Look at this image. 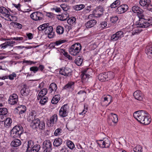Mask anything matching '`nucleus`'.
I'll return each instance as SVG.
<instances>
[{
    "mask_svg": "<svg viewBox=\"0 0 152 152\" xmlns=\"http://www.w3.org/2000/svg\"><path fill=\"white\" fill-rule=\"evenodd\" d=\"M57 88V87L56 84L54 83H52L49 86V91L50 93H51L53 91H56Z\"/></svg>",
    "mask_w": 152,
    "mask_h": 152,
    "instance_id": "31",
    "label": "nucleus"
},
{
    "mask_svg": "<svg viewBox=\"0 0 152 152\" xmlns=\"http://www.w3.org/2000/svg\"><path fill=\"white\" fill-rule=\"evenodd\" d=\"M151 0H140V4L142 6H148L150 4Z\"/></svg>",
    "mask_w": 152,
    "mask_h": 152,
    "instance_id": "30",
    "label": "nucleus"
},
{
    "mask_svg": "<svg viewBox=\"0 0 152 152\" xmlns=\"http://www.w3.org/2000/svg\"><path fill=\"white\" fill-rule=\"evenodd\" d=\"M30 91L28 89L24 87L21 89L20 93L22 96H26L29 94Z\"/></svg>",
    "mask_w": 152,
    "mask_h": 152,
    "instance_id": "28",
    "label": "nucleus"
},
{
    "mask_svg": "<svg viewBox=\"0 0 152 152\" xmlns=\"http://www.w3.org/2000/svg\"><path fill=\"white\" fill-rule=\"evenodd\" d=\"M72 70L69 68L62 67L60 69L59 73L64 76H70L71 75Z\"/></svg>",
    "mask_w": 152,
    "mask_h": 152,
    "instance_id": "14",
    "label": "nucleus"
},
{
    "mask_svg": "<svg viewBox=\"0 0 152 152\" xmlns=\"http://www.w3.org/2000/svg\"><path fill=\"white\" fill-rule=\"evenodd\" d=\"M119 38L117 35H116V34H113L111 37V39L113 41H115L118 40Z\"/></svg>",
    "mask_w": 152,
    "mask_h": 152,
    "instance_id": "60",
    "label": "nucleus"
},
{
    "mask_svg": "<svg viewBox=\"0 0 152 152\" xmlns=\"http://www.w3.org/2000/svg\"><path fill=\"white\" fill-rule=\"evenodd\" d=\"M123 32L121 31H119L117 32L115 34L119 38H121L123 37Z\"/></svg>",
    "mask_w": 152,
    "mask_h": 152,
    "instance_id": "59",
    "label": "nucleus"
},
{
    "mask_svg": "<svg viewBox=\"0 0 152 152\" xmlns=\"http://www.w3.org/2000/svg\"><path fill=\"white\" fill-rule=\"evenodd\" d=\"M148 114L147 112L144 110H140L135 112L134 113V116L140 123L143 121V119Z\"/></svg>",
    "mask_w": 152,
    "mask_h": 152,
    "instance_id": "6",
    "label": "nucleus"
},
{
    "mask_svg": "<svg viewBox=\"0 0 152 152\" xmlns=\"http://www.w3.org/2000/svg\"><path fill=\"white\" fill-rule=\"evenodd\" d=\"M98 78L99 80L102 82L107 81L106 72L99 74L98 76Z\"/></svg>",
    "mask_w": 152,
    "mask_h": 152,
    "instance_id": "40",
    "label": "nucleus"
},
{
    "mask_svg": "<svg viewBox=\"0 0 152 152\" xmlns=\"http://www.w3.org/2000/svg\"><path fill=\"white\" fill-rule=\"evenodd\" d=\"M8 110L6 108H0V115H6L8 113Z\"/></svg>",
    "mask_w": 152,
    "mask_h": 152,
    "instance_id": "45",
    "label": "nucleus"
},
{
    "mask_svg": "<svg viewBox=\"0 0 152 152\" xmlns=\"http://www.w3.org/2000/svg\"><path fill=\"white\" fill-rule=\"evenodd\" d=\"M23 132L22 126L20 125H17L14 126L10 132L11 136L14 138H18L20 137Z\"/></svg>",
    "mask_w": 152,
    "mask_h": 152,
    "instance_id": "3",
    "label": "nucleus"
},
{
    "mask_svg": "<svg viewBox=\"0 0 152 152\" xmlns=\"http://www.w3.org/2000/svg\"><path fill=\"white\" fill-rule=\"evenodd\" d=\"M145 21H141V23H144L143 25H142V28H147L150 26V25H152V18H148L146 20H143Z\"/></svg>",
    "mask_w": 152,
    "mask_h": 152,
    "instance_id": "20",
    "label": "nucleus"
},
{
    "mask_svg": "<svg viewBox=\"0 0 152 152\" xmlns=\"http://www.w3.org/2000/svg\"><path fill=\"white\" fill-rule=\"evenodd\" d=\"M56 31L58 34H61L64 33V28L62 26H58L56 27Z\"/></svg>",
    "mask_w": 152,
    "mask_h": 152,
    "instance_id": "41",
    "label": "nucleus"
},
{
    "mask_svg": "<svg viewBox=\"0 0 152 152\" xmlns=\"http://www.w3.org/2000/svg\"><path fill=\"white\" fill-rule=\"evenodd\" d=\"M133 96L136 99L140 101L142 100L144 97L143 94L139 90L135 91L134 93Z\"/></svg>",
    "mask_w": 152,
    "mask_h": 152,
    "instance_id": "17",
    "label": "nucleus"
},
{
    "mask_svg": "<svg viewBox=\"0 0 152 152\" xmlns=\"http://www.w3.org/2000/svg\"><path fill=\"white\" fill-rule=\"evenodd\" d=\"M60 99V96L59 94L55 95L52 98L51 103L53 104H56L59 102Z\"/></svg>",
    "mask_w": 152,
    "mask_h": 152,
    "instance_id": "35",
    "label": "nucleus"
},
{
    "mask_svg": "<svg viewBox=\"0 0 152 152\" xmlns=\"http://www.w3.org/2000/svg\"><path fill=\"white\" fill-rule=\"evenodd\" d=\"M60 152H69V151L66 146H64L60 150Z\"/></svg>",
    "mask_w": 152,
    "mask_h": 152,
    "instance_id": "64",
    "label": "nucleus"
},
{
    "mask_svg": "<svg viewBox=\"0 0 152 152\" xmlns=\"http://www.w3.org/2000/svg\"><path fill=\"white\" fill-rule=\"evenodd\" d=\"M67 42V40L65 39L60 40L58 41H56L54 42L55 46L58 45L63 43H65Z\"/></svg>",
    "mask_w": 152,
    "mask_h": 152,
    "instance_id": "52",
    "label": "nucleus"
},
{
    "mask_svg": "<svg viewBox=\"0 0 152 152\" xmlns=\"http://www.w3.org/2000/svg\"><path fill=\"white\" fill-rule=\"evenodd\" d=\"M74 82H70L65 85L63 87L64 89L69 90L70 89H73L74 87Z\"/></svg>",
    "mask_w": 152,
    "mask_h": 152,
    "instance_id": "33",
    "label": "nucleus"
},
{
    "mask_svg": "<svg viewBox=\"0 0 152 152\" xmlns=\"http://www.w3.org/2000/svg\"><path fill=\"white\" fill-rule=\"evenodd\" d=\"M62 132V129L60 128H58L55 130L54 134L55 136L61 135Z\"/></svg>",
    "mask_w": 152,
    "mask_h": 152,
    "instance_id": "46",
    "label": "nucleus"
},
{
    "mask_svg": "<svg viewBox=\"0 0 152 152\" xmlns=\"http://www.w3.org/2000/svg\"><path fill=\"white\" fill-rule=\"evenodd\" d=\"M106 80L107 81L113 79L114 77L115 74L111 72H106Z\"/></svg>",
    "mask_w": 152,
    "mask_h": 152,
    "instance_id": "32",
    "label": "nucleus"
},
{
    "mask_svg": "<svg viewBox=\"0 0 152 152\" xmlns=\"http://www.w3.org/2000/svg\"><path fill=\"white\" fill-rule=\"evenodd\" d=\"M145 53L149 58H152V44L147 47L145 50Z\"/></svg>",
    "mask_w": 152,
    "mask_h": 152,
    "instance_id": "23",
    "label": "nucleus"
},
{
    "mask_svg": "<svg viewBox=\"0 0 152 152\" xmlns=\"http://www.w3.org/2000/svg\"><path fill=\"white\" fill-rule=\"evenodd\" d=\"M34 145V142L33 141L30 140L28 141L27 146L26 147V146H25L26 148V152H30L31 149Z\"/></svg>",
    "mask_w": 152,
    "mask_h": 152,
    "instance_id": "29",
    "label": "nucleus"
},
{
    "mask_svg": "<svg viewBox=\"0 0 152 152\" xmlns=\"http://www.w3.org/2000/svg\"><path fill=\"white\" fill-rule=\"evenodd\" d=\"M129 9V7L126 4H123L118 6L116 11L118 14H122L125 12Z\"/></svg>",
    "mask_w": 152,
    "mask_h": 152,
    "instance_id": "13",
    "label": "nucleus"
},
{
    "mask_svg": "<svg viewBox=\"0 0 152 152\" xmlns=\"http://www.w3.org/2000/svg\"><path fill=\"white\" fill-rule=\"evenodd\" d=\"M23 39V37H11L10 38H7L6 39V40H10L12 39L15 40H22Z\"/></svg>",
    "mask_w": 152,
    "mask_h": 152,
    "instance_id": "56",
    "label": "nucleus"
},
{
    "mask_svg": "<svg viewBox=\"0 0 152 152\" xmlns=\"http://www.w3.org/2000/svg\"><path fill=\"white\" fill-rule=\"evenodd\" d=\"M96 21L94 19L91 20L86 23L85 26L87 28H89L95 25L96 23Z\"/></svg>",
    "mask_w": 152,
    "mask_h": 152,
    "instance_id": "21",
    "label": "nucleus"
},
{
    "mask_svg": "<svg viewBox=\"0 0 152 152\" xmlns=\"http://www.w3.org/2000/svg\"><path fill=\"white\" fill-rule=\"evenodd\" d=\"M118 20V18L116 16H114L110 18V21L113 23H115Z\"/></svg>",
    "mask_w": 152,
    "mask_h": 152,
    "instance_id": "53",
    "label": "nucleus"
},
{
    "mask_svg": "<svg viewBox=\"0 0 152 152\" xmlns=\"http://www.w3.org/2000/svg\"><path fill=\"white\" fill-rule=\"evenodd\" d=\"M58 120L57 115L56 114L53 115L51 117L50 119L49 123L50 124V126H53L55 123V122H56Z\"/></svg>",
    "mask_w": 152,
    "mask_h": 152,
    "instance_id": "24",
    "label": "nucleus"
},
{
    "mask_svg": "<svg viewBox=\"0 0 152 152\" xmlns=\"http://www.w3.org/2000/svg\"><path fill=\"white\" fill-rule=\"evenodd\" d=\"M48 91L46 88H44L42 89L38 95L37 98L38 100L47 94Z\"/></svg>",
    "mask_w": 152,
    "mask_h": 152,
    "instance_id": "26",
    "label": "nucleus"
},
{
    "mask_svg": "<svg viewBox=\"0 0 152 152\" xmlns=\"http://www.w3.org/2000/svg\"><path fill=\"white\" fill-rule=\"evenodd\" d=\"M43 152H50L52 150V145L49 140L45 141L43 144Z\"/></svg>",
    "mask_w": 152,
    "mask_h": 152,
    "instance_id": "11",
    "label": "nucleus"
},
{
    "mask_svg": "<svg viewBox=\"0 0 152 152\" xmlns=\"http://www.w3.org/2000/svg\"><path fill=\"white\" fill-rule=\"evenodd\" d=\"M142 147L140 145H137L133 149L134 152H141Z\"/></svg>",
    "mask_w": 152,
    "mask_h": 152,
    "instance_id": "51",
    "label": "nucleus"
},
{
    "mask_svg": "<svg viewBox=\"0 0 152 152\" xmlns=\"http://www.w3.org/2000/svg\"><path fill=\"white\" fill-rule=\"evenodd\" d=\"M132 12L131 11H129L125 14V17L129 18L132 15Z\"/></svg>",
    "mask_w": 152,
    "mask_h": 152,
    "instance_id": "63",
    "label": "nucleus"
},
{
    "mask_svg": "<svg viewBox=\"0 0 152 152\" xmlns=\"http://www.w3.org/2000/svg\"><path fill=\"white\" fill-rule=\"evenodd\" d=\"M60 18L58 17L59 19L61 21H65L66 20L69 16L68 14H62L61 15H58Z\"/></svg>",
    "mask_w": 152,
    "mask_h": 152,
    "instance_id": "43",
    "label": "nucleus"
},
{
    "mask_svg": "<svg viewBox=\"0 0 152 152\" xmlns=\"http://www.w3.org/2000/svg\"><path fill=\"white\" fill-rule=\"evenodd\" d=\"M97 144L102 148H108L109 147L110 142L109 139L104 138L103 140H99L97 142Z\"/></svg>",
    "mask_w": 152,
    "mask_h": 152,
    "instance_id": "10",
    "label": "nucleus"
},
{
    "mask_svg": "<svg viewBox=\"0 0 152 152\" xmlns=\"http://www.w3.org/2000/svg\"><path fill=\"white\" fill-rule=\"evenodd\" d=\"M132 12L134 13H137L139 12H142V10L137 5H134L132 7Z\"/></svg>",
    "mask_w": 152,
    "mask_h": 152,
    "instance_id": "36",
    "label": "nucleus"
},
{
    "mask_svg": "<svg viewBox=\"0 0 152 152\" xmlns=\"http://www.w3.org/2000/svg\"><path fill=\"white\" fill-rule=\"evenodd\" d=\"M63 140L60 137H58L54 139L53 142V145L56 147L60 146L62 143Z\"/></svg>",
    "mask_w": 152,
    "mask_h": 152,
    "instance_id": "22",
    "label": "nucleus"
},
{
    "mask_svg": "<svg viewBox=\"0 0 152 152\" xmlns=\"http://www.w3.org/2000/svg\"><path fill=\"white\" fill-rule=\"evenodd\" d=\"M86 92L84 90H80L79 91L77 94V95L79 96L82 98V100H84L86 97Z\"/></svg>",
    "mask_w": 152,
    "mask_h": 152,
    "instance_id": "39",
    "label": "nucleus"
},
{
    "mask_svg": "<svg viewBox=\"0 0 152 152\" xmlns=\"http://www.w3.org/2000/svg\"><path fill=\"white\" fill-rule=\"evenodd\" d=\"M145 117L142 120H143L141 121L140 123L146 125L149 124L151 121V118L148 116V114L147 115V116Z\"/></svg>",
    "mask_w": 152,
    "mask_h": 152,
    "instance_id": "27",
    "label": "nucleus"
},
{
    "mask_svg": "<svg viewBox=\"0 0 152 152\" xmlns=\"http://www.w3.org/2000/svg\"><path fill=\"white\" fill-rule=\"evenodd\" d=\"M103 9L101 6H99L93 11V14H90L88 16V18L89 19L92 17L93 16L96 18H98L101 17L102 15V12L103 11Z\"/></svg>",
    "mask_w": 152,
    "mask_h": 152,
    "instance_id": "7",
    "label": "nucleus"
},
{
    "mask_svg": "<svg viewBox=\"0 0 152 152\" xmlns=\"http://www.w3.org/2000/svg\"><path fill=\"white\" fill-rule=\"evenodd\" d=\"M26 35L28 37V38L29 39H32L33 37V36L32 34L31 33H26Z\"/></svg>",
    "mask_w": 152,
    "mask_h": 152,
    "instance_id": "62",
    "label": "nucleus"
},
{
    "mask_svg": "<svg viewBox=\"0 0 152 152\" xmlns=\"http://www.w3.org/2000/svg\"><path fill=\"white\" fill-rule=\"evenodd\" d=\"M60 6L63 10L65 12L67 11L69 9V7L66 4H62L60 5Z\"/></svg>",
    "mask_w": 152,
    "mask_h": 152,
    "instance_id": "57",
    "label": "nucleus"
},
{
    "mask_svg": "<svg viewBox=\"0 0 152 152\" xmlns=\"http://www.w3.org/2000/svg\"><path fill=\"white\" fill-rule=\"evenodd\" d=\"M18 101V96L15 94H13L10 96L8 102L11 105L16 104Z\"/></svg>",
    "mask_w": 152,
    "mask_h": 152,
    "instance_id": "15",
    "label": "nucleus"
},
{
    "mask_svg": "<svg viewBox=\"0 0 152 152\" xmlns=\"http://www.w3.org/2000/svg\"><path fill=\"white\" fill-rule=\"evenodd\" d=\"M143 12L144 11L142 10V12H139V13L137 14L139 19L138 21L136 22L135 25H134V24H132L131 23L129 26V28L131 30H132L134 28L132 33V35L136 34H138L142 31L141 28H142V25H143L144 23L141 22V23L140 21H144L143 20H146L145 18L144 15L143 14Z\"/></svg>",
    "mask_w": 152,
    "mask_h": 152,
    "instance_id": "1",
    "label": "nucleus"
},
{
    "mask_svg": "<svg viewBox=\"0 0 152 152\" xmlns=\"http://www.w3.org/2000/svg\"><path fill=\"white\" fill-rule=\"evenodd\" d=\"M76 20V18L73 17L68 19L67 20V22L69 24L72 25L75 23Z\"/></svg>",
    "mask_w": 152,
    "mask_h": 152,
    "instance_id": "48",
    "label": "nucleus"
},
{
    "mask_svg": "<svg viewBox=\"0 0 152 152\" xmlns=\"http://www.w3.org/2000/svg\"><path fill=\"white\" fill-rule=\"evenodd\" d=\"M17 75L14 72H13L10 75L8 76V78L10 80H13L14 79V77H16Z\"/></svg>",
    "mask_w": 152,
    "mask_h": 152,
    "instance_id": "58",
    "label": "nucleus"
},
{
    "mask_svg": "<svg viewBox=\"0 0 152 152\" xmlns=\"http://www.w3.org/2000/svg\"><path fill=\"white\" fill-rule=\"evenodd\" d=\"M83 58L82 56H78L75 59V63L78 66L81 65L83 61Z\"/></svg>",
    "mask_w": 152,
    "mask_h": 152,
    "instance_id": "34",
    "label": "nucleus"
},
{
    "mask_svg": "<svg viewBox=\"0 0 152 152\" xmlns=\"http://www.w3.org/2000/svg\"><path fill=\"white\" fill-rule=\"evenodd\" d=\"M107 23L106 21H103L99 25V28L102 29L107 26Z\"/></svg>",
    "mask_w": 152,
    "mask_h": 152,
    "instance_id": "50",
    "label": "nucleus"
},
{
    "mask_svg": "<svg viewBox=\"0 0 152 152\" xmlns=\"http://www.w3.org/2000/svg\"><path fill=\"white\" fill-rule=\"evenodd\" d=\"M0 12L2 14H4L5 16L8 18L10 21H12L11 18L13 17V16L9 14V13H10V12L5 7H0Z\"/></svg>",
    "mask_w": 152,
    "mask_h": 152,
    "instance_id": "16",
    "label": "nucleus"
},
{
    "mask_svg": "<svg viewBox=\"0 0 152 152\" xmlns=\"http://www.w3.org/2000/svg\"><path fill=\"white\" fill-rule=\"evenodd\" d=\"M118 121V115L117 114L111 113L107 121L110 125H112V122L116 124Z\"/></svg>",
    "mask_w": 152,
    "mask_h": 152,
    "instance_id": "12",
    "label": "nucleus"
},
{
    "mask_svg": "<svg viewBox=\"0 0 152 152\" xmlns=\"http://www.w3.org/2000/svg\"><path fill=\"white\" fill-rule=\"evenodd\" d=\"M31 126L33 129L41 131L44 129L45 123L44 121H40L39 119H37L33 123H31Z\"/></svg>",
    "mask_w": 152,
    "mask_h": 152,
    "instance_id": "4",
    "label": "nucleus"
},
{
    "mask_svg": "<svg viewBox=\"0 0 152 152\" xmlns=\"http://www.w3.org/2000/svg\"><path fill=\"white\" fill-rule=\"evenodd\" d=\"M49 23H46L40 25L38 27L39 31L45 30V32L46 34H48V37L49 38H52L54 37V33L53 31V27L51 26H49Z\"/></svg>",
    "mask_w": 152,
    "mask_h": 152,
    "instance_id": "2",
    "label": "nucleus"
},
{
    "mask_svg": "<svg viewBox=\"0 0 152 152\" xmlns=\"http://www.w3.org/2000/svg\"><path fill=\"white\" fill-rule=\"evenodd\" d=\"M84 7L85 6L84 4H81L75 5L73 7L76 10L78 11L83 9Z\"/></svg>",
    "mask_w": 152,
    "mask_h": 152,
    "instance_id": "47",
    "label": "nucleus"
},
{
    "mask_svg": "<svg viewBox=\"0 0 152 152\" xmlns=\"http://www.w3.org/2000/svg\"><path fill=\"white\" fill-rule=\"evenodd\" d=\"M103 101L105 102L107 106L112 101V97L110 95H107L103 98Z\"/></svg>",
    "mask_w": 152,
    "mask_h": 152,
    "instance_id": "25",
    "label": "nucleus"
},
{
    "mask_svg": "<svg viewBox=\"0 0 152 152\" xmlns=\"http://www.w3.org/2000/svg\"><path fill=\"white\" fill-rule=\"evenodd\" d=\"M120 4V1L119 0H116L112 3L110 6L111 8H114L119 5Z\"/></svg>",
    "mask_w": 152,
    "mask_h": 152,
    "instance_id": "49",
    "label": "nucleus"
},
{
    "mask_svg": "<svg viewBox=\"0 0 152 152\" xmlns=\"http://www.w3.org/2000/svg\"><path fill=\"white\" fill-rule=\"evenodd\" d=\"M43 17L42 13L39 11L34 12L30 15L31 18L35 21L41 20Z\"/></svg>",
    "mask_w": 152,
    "mask_h": 152,
    "instance_id": "9",
    "label": "nucleus"
},
{
    "mask_svg": "<svg viewBox=\"0 0 152 152\" xmlns=\"http://www.w3.org/2000/svg\"><path fill=\"white\" fill-rule=\"evenodd\" d=\"M14 26L16 28L21 29L22 28V24L19 23L17 22H15L14 23Z\"/></svg>",
    "mask_w": 152,
    "mask_h": 152,
    "instance_id": "61",
    "label": "nucleus"
},
{
    "mask_svg": "<svg viewBox=\"0 0 152 152\" xmlns=\"http://www.w3.org/2000/svg\"><path fill=\"white\" fill-rule=\"evenodd\" d=\"M39 101V103L42 105H44L48 100V98L47 97H43L41 98Z\"/></svg>",
    "mask_w": 152,
    "mask_h": 152,
    "instance_id": "44",
    "label": "nucleus"
},
{
    "mask_svg": "<svg viewBox=\"0 0 152 152\" xmlns=\"http://www.w3.org/2000/svg\"><path fill=\"white\" fill-rule=\"evenodd\" d=\"M30 70L31 71L33 72L34 73H35L38 72L39 69L38 67L34 66L31 67L30 68Z\"/></svg>",
    "mask_w": 152,
    "mask_h": 152,
    "instance_id": "54",
    "label": "nucleus"
},
{
    "mask_svg": "<svg viewBox=\"0 0 152 152\" xmlns=\"http://www.w3.org/2000/svg\"><path fill=\"white\" fill-rule=\"evenodd\" d=\"M36 116L37 114L35 111L34 110L31 111L29 115L28 119L29 121H31V123H33L34 121H36L37 119H38L37 118Z\"/></svg>",
    "mask_w": 152,
    "mask_h": 152,
    "instance_id": "18",
    "label": "nucleus"
},
{
    "mask_svg": "<svg viewBox=\"0 0 152 152\" xmlns=\"http://www.w3.org/2000/svg\"><path fill=\"white\" fill-rule=\"evenodd\" d=\"M40 148V146L39 144H36L31 149L33 150H36L38 152H40L39 151Z\"/></svg>",
    "mask_w": 152,
    "mask_h": 152,
    "instance_id": "55",
    "label": "nucleus"
},
{
    "mask_svg": "<svg viewBox=\"0 0 152 152\" xmlns=\"http://www.w3.org/2000/svg\"><path fill=\"white\" fill-rule=\"evenodd\" d=\"M69 109V107L67 104L64 105L59 111V115L61 117H64L67 116Z\"/></svg>",
    "mask_w": 152,
    "mask_h": 152,
    "instance_id": "8",
    "label": "nucleus"
},
{
    "mask_svg": "<svg viewBox=\"0 0 152 152\" xmlns=\"http://www.w3.org/2000/svg\"><path fill=\"white\" fill-rule=\"evenodd\" d=\"M66 144L67 146L71 150H73L75 148V146L74 143L71 141H67L66 142Z\"/></svg>",
    "mask_w": 152,
    "mask_h": 152,
    "instance_id": "42",
    "label": "nucleus"
},
{
    "mask_svg": "<svg viewBox=\"0 0 152 152\" xmlns=\"http://www.w3.org/2000/svg\"><path fill=\"white\" fill-rule=\"evenodd\" d=\"M21 143V142L20 140L16 139L12 141L11 143V145L13 147H17L20 146Z\"/></svg>",
    "mask_w": 152,
    "mask_h": 152,
    "instance_id": "37",
    "label": "nucleus"
},
{
    "mask_svg": "<svg viewBox=\"0 0 152 152\" xmlns=\"http://www.w3.org/2000/svg\"><path fill=\"white\" fill-rule=\"evenodd\" d=\"M81 49V46L80 43L73 44L69 48L70 54L72 56H76L78 54Z\"/></svg>",
    "mask_w": 152,
    "mask_h": 152,
    "instance_id": "5",
    "label": "nucleus"
},
{
    "mask_svg": "<svg viewBox=\"0 0 152 152\" xmlns=\"http://www.w3.org/2000/svg\"><path fill=\"white\" fill-rule=\"evenodd\" d=\"M90 75L87 73L86 70L83 71L81 75V81L82 83H85L87 81L89 78Z\"/></svg>",
    "mask_w": 152,
    "mask_h": 152,
    "instance_id": "19",
    "label": "nucleus"
},
{
    "mask_svg": "<svg viewBox=\"0 0 152 152\" xmlns=\"http://www.w3.org/2000/svg\"><path fill=\"white\" fill-rule=\"evenodd\" d=\"M5 126L6 128H9L10 126L12 123V120L10 118H6L4 121Z\"/></svg>",
    "mask_w": 152,
    "mask_h": 152,
    "instance_id": "38",
    "label": "nucleus"
}]
</instances>
